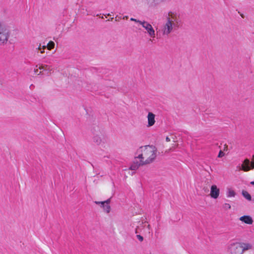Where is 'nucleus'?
<instances>
[{
	"instance_id": "obj_3",
	"label": "nucleus",
	"mask_w": 254,
	"mask_h": 254,
	"mask_svg": "<svg viewBox=\"0 0 254 254\" xmlns=\"http://www.w3.org/2000/svg\"><path fill=\"white\" fill-rule=\"evenodd\" d=\"M130 20L132 21L139 23L146 30V33L151 38H155V31L153 26L148 21L145 20H139L133 18H131Z\"/></svg>"
},
{
	"instance_id": "obj_25",
	"label": "nucleus",
	"mask_w": 254,
	"mask_h": 254,
	"mask_svg": "<svg viewBox=\"0 0 254 254\" xmlns=\"http://www.w3.org/2000/svg\"><path fill=\"white\" fill-rule=\"evenodd\" d=\"M166 141H167V142H169V141H171V139H170V138L168 136H167L166 137Z\"/></svg>"
},
{
	"instance_id": "obj_14",
	"label": "nucleus",
	"mask_w": 254,
	"mask_h": 254,
	"mask_svg": "<svg viewBox=\"0 0 254 254\" xmlns=\"http://www.w3.org/2000/svg\"><path fill=\"white\" fill-rule=\"evenodd\" d=\"M163 2L162 0H147V3L151 6H156Z\"/></svg>"
},
{
	"instance_id": "obj_2",
	"label": "nucleus",
	"mask_w": 254,
	"mask_h": 254,
	"mask_svg": "<svg viewBox=\"0 0 254 254\" xmlns=\"http://www.w3.org/2000/svg\"><path fill=\"white\" fill-rule=\"evenodd\" d=\"M166 21L162 26L161 31L163 35H169L174 29L178 28L181 24L180 14L177 11H170L165 16Z\"/></svg>"
},
{
	"instance_id": "obj_16",
	"label": "nucleus",
	"mask_w": 254,
	"mask_h": 254,
	"mask_svg": "<svg viewBox=\"0 0 254 254\" xmlns=\"http://www.w3.org/2000/svg\"><path fill=\"white\" fill-rule=\"evenodd\" d=\"M39 69L43 70L51 71L52 66L47 64H41L39 66Z\"/></svg>"
},
{
	"instance_id": "obj_1",
	"label": "nucleus",
	"mask_w": 254,
	"mask_h": 254,
	"mask_svg": "<svg viewBox=\"0 0 254 254\" xmlns=\"http://www.w3.org/2000/svg\"><path fill=\"white\" fill-rule=\"evenodd\" d=\"M157 150L155 146L145 145L140 147L135 152L136 158L144 165L152 163L156 157Z\"/></svg>"
},
{
	"instance_id": "obj_18",
	"label": "nucleus",
	"mask_w": 254,
	"mask_h": 254,
	"mask_svg": "<svg viewBox=\"0 0 254 254\" xmlns=\"http://www.w3.org/2000/svg\"><path fill=\"white\" fill-rule=\"evenodd\" d=\"M55 47V43L53 41H50L47 45L48 50H51Z\"/></svg>"
},
{
	"instance_id": "obj_21",
	"label": "nucleus",
	"mask_w": 254,
	"mask_h": 254,
	"mask_svg": "<svg viewBox=\"0 0 254 254\" xmlns=\"http://www.w3.org/2000/svg\"><path fill=\"white\" fill-rule=\"evenodd\" d=\"M38 50H40V53H44V50L42 49V48L41 47V45H40L38 48Z\"/></svg>"
},
{
	"instance_id": "obj_33",
	"label": "nucleus",
	"mask_w": 254,
	"mask_h": 254,
	"mask_svg": "<svg viewBox=\"0 0 254 254\" xmlns=\"http://www.w3.org/2000/svg\"><path fill=\"white\" fill-rule=\"evenodd\" d=\"M144 231H145V229H144L143 230V232H141V234H143V232H144Z\"/></svg>"
},
{
	"instance_id": "obj_23",
	"label": "nucleus",
	"mask_w": 254,
	"mask_h": 254,
	"mask_svg": "<svg viewBox=\"0 0 254 254\" xmlns=\"http://www.w3.org/2000/svg\"><path fill=\"white\" fill-rule=\"evenodd\" d=\"M175 148V146H172L171 148H170L169 150H166V152L169 153L171 150H173Z\"/></svg>"
},
{
	"instance_id": "obj_24",
	"label": "nucleus",
	"mask_w": 254,
	"mask_h": 254,
	"mask_svg": "<svg viewBox=\"0 0 254 254\" xmlns=\"http://www.w3.org/2000/svg\"><path fill=\"white\" fill-rule=\"evenodd\" d=\"M136 237H137V238H139V239L143 238V236H141L140 234H137Z\"/></svg>"
},
{
	"instance_id": "obj_36",
	"label": "nucleus",
	"mask_w": 254,
	"mask_h": 254,
	"mask_svg": "<svg viewBox=\"0 0 254 254\" xmlns=\"http://www.w3.org/2000/svg\"><path fill=\"white\" fill-rule=\"evenodd\" d=\"M107 15L108 16H110V15H111L110 13H108V14H107Z\"/></svg>"
},
{
	"instance_id": "obj_34",
	"label": "nucleus",
	"mask_w": 254,
	"mask_h": 254,
	"mask_svg": "<svg viewBox=\"0 0 254 254\" xmlns=\"http://www.w3.org/2000/svg\"><path fill=\"white\" fill-rule=\"evenodd\" d=\"M139 240L140 242H142V241L143 240V239H139Z\"/></svg>"
},
{
	"instance_id": "obj_7",
	"label": "nucleus",
	"mask_w": 254,
	"mask_h": 254,
	"mask_svg": "<svg viewBox=\"0 0 254 254\" xmlns=\"http://www.w3.org/2000/svg\"><path fill=\"white\" fill-rule=\"evenodd\" d=\"M93 142L98 145L105 146V144L107 142V139L102 135H96L93 138Z\"/></svg>"
},
{
	"instance_id": "obj_20",
	"label": "nucleus",
	"mask_w": 254,
	"mask_h": 254,
	"mask_svg": "<svg viewBox=\"0 0 254 254\" xmlns=\"http://www.w3.org/2000/svg\"><path fill=\"white\" fill-rule=\"evenodd\" d=\"M224 156V153L222 151L220 150L218 154V157L219 158H221Z\"/></svg>"
},
{
	"instance_id": "obj_10",
	"label": "nucleus",
	"mask_w": 254,
	"mask_h": 254,
	"mask_svg": "<svg viewBox=\"0 0 254 254\" xmlns=\"http://www.w3.org/2000/svg\"><path fill=\"white\" fill-rule=\"evenodd\" d=\"M147 127H149L154 126L155 124V115L151 112H148L147 116Z\"/></svg>"
},
{
	"instance_id": "obj_8",
	"label": "nucleus",
	"mask_w": 254,
	"mask_h": 254,
	"mask_svg": "<svg viewBox=\"0 0 254 254\" xmlns=\"http://www.w3.org/2000/svg\"><path fill=\"white\" fill-rule=\"evenodd\" d=\"M220 189L216 185H213L210 187V196L214 199L218 198L220 195Z\"/></svg>"
},
{
	"instance_id": "obj_19",
	"label": "nucleus",
	"mask_w": 254,
	"mask_h": 254,
	"mask_svg": "<svg viewBox=\"0 0 254 254\" xmlns=\"http://www.w3.org/2000/svg\"><path fill=\"white\" fill-rule=\"evenodd\" d=\"M223 208L225 210H229L231 208V205L229 203H225L223 204Z\"/></svg>"
},
{
	"instance_id": "obj_28",
	"label": "nucleus",
	"mask_w": 254,
	"mask_h": 254,
	"mask_svg": "<svg viewBox=\"0 0 254 254\" xmlns=\"http://www.w3.org/2000/svg\"><path fill=\"white\" fill-rule=\"evenodd\" d=\"M127 18H128V16H125L123 17V19H127Z\"/></svg>"
},
{
	"instance_id": "obj_35",
	"label": "nucleus",
	"mask_w": 254,
	"mask_h": 254,
	"mask_svg": "<svg viewBox=\"0 0 254 254\" xmlns=\"http://www.w3.org/2000/svg\"><path fill=\"white\" fill-rule=\"evenodd\" d=\"M135 233H136V234H137V233H138L137 229H136V232H135Z\"/></svg>"
},
{
	"instance_id": "obj_15",
	"label": "nucleus",
	"mask_w": 254,
	"mask_h": 254,
	"mask_svg": "<svg viewBox=\"0 0 254 254\" xmlns=\"http://www.w3.org/2000/svg\"><path fill=\"white\" fill-rule=\"evenodd\" d=\"M235 195H236V193L233 189H232L231 188L227 189V192H226V196L227 197L230 198V197H234L235 196Z\"/></svg>"
},
{
	"instance_id": "obj_5",
	"label": "nucleus",
	"mask_w": 254,
	"mask_h": 254,
	"mask_svg": "<svg viewBox=\"0 0 254 254\" xmlns=\"http://www.w3.org/2000/svg\"><path fill=\"white\" fill-rule=\"evenodd\" d=\"M228 251L231 254H243V250L240 243H233L228 247Z\"/></svg>"
},
{
	"instance_id": "obj_31",
	"label": "nucleus",
	"mask_w": 254,
	"mask_h": 254,
	"mask_svg": "<svg viewBox=\"0 0 254 254\" xmlns=\"http://www.w3.org/2000/svg\"><path fill=\"white\" fill-rule=\"evenodd\" d=\"M146 225L147 226V227L146 228V229H149V228H148L149 225L145 224V226H146ZM144 229H145V228H144Z\"/></svg>"
},
{
	"instance_id": "obj_22",
	"label": "nucleus",
	"mask_w": 254,
	"mask_h": 254,
	"mask_svg": "<svg viewBox=\"0 0 254 254\" xmlns=\"http://www.w3.org/2000/svg\"><path fill=\"white\" fill-rule=\"evenodd\" d=\"M34 72L36 73H37L38 74H40V73H41L42 71H40V72H39L38 71V69L36 68V69H34Z\"/></svg>"
},
{
	"instance_id": "obj_11",
	"label": "nucleus",
	"mask_w": 254,
	"mask_h": 254,
	"mask_svg": "<svg viewBox=\"0 0 254 254\" xmlns=\"http://www.w3.org/2000/svg\"><path fill=\"white\" fill-rule=\"evenodd\" d=\"M143 165H144V164L141 162L140 159L136 158V155H135L134 161L130 165L129 169L131 170L135 171L139 168V166Z\"/></svg>"
},
{
	"instance_id": "obj_26",
	"label": "nucleus",
	"mask_w": 254,
	"mask_h": 254,
	"mask_svg": "<svg viewBox=\"0 0 254 254\" xmlns=\"http://www.w3.org/2000/svg\"><path fill=\"white\" fill-rule=\"evenodd\" d=\"M121 19V17H118V18H117V16L116 17V21H119L120 20V19Z\"/></svg>"
},
{
	"instance_id": "obj_29",
	"label": "nucleus",
	"mask_w": 254,
	"mask_h": 254,
	"mask_svg": "<svg viewBox=\"0 0 254 254\" xmlns=\"http://www.w3.org/2000/svg\"><path fill=\"white\" fill-rule=\"evenodd\" d=\"M46 47H47V46H45H45H43L42 47V49L45 50V48H46Z\"/></svg>"
},
{
	"instance_id": "obj_6",
	"label": "nucleus",
	"mask_w": 254,
	"mask_h": 254,
	"mask_svg": "<svg viewBox=\"0 0 254 254\" xmlns=\"http://www.w3.org/2000/svg\"><path fill=\"white\" fill-rule=\"evenodd\" d=\"M253 156L252 158V161L250 162V160L248 159H245L241 166H238L237 168L239 169V170H242L244 172H248L251 170L252 169H254L253 167Z\"/></svg>"
},
{
	"instance_id": "obj_30",
	"label": "nucleus",
	"mask_w": 254,
	"mask_h": 254,
	"mask_svg": "<svg viewBox=\"0 0 254 254\" xmlns=\"http://www.w3.org/2000/svg\"><path fill=\"white\" fill-rule=\"evenodd\" d=\"M250 184L252 185H254V181H252L250 183Z\"/></svg>"
},
{
	"instance_id": "obj_27",
	"label": "nucleus",
	"mask_w": 254,
	"mask_h": 254,
	"mask_svg": "<svg viewBox=\"0 0 254 254\" xmlns=\"http://www.w3.org/2000/svg\"><path fill=\"white\" fill-rule=\"evenodd\" d=\"M162 0V2H166V1H170L171 0Z\"/></svg>"
},
{
	"instance_id": "obj_17",
	"label": "nucleus",
	"mask_w": 254,
	"mask_h": 254,
	"mask_svg": "<svg viewBox=\"0 0 254 254\" xmlns=\"http://www.w3.org/2000/svg\"><path fill=\"white\" fill-rule=\"evenodd\" d=\"M242 195L247 200H251V199H252L251 196L250 194L248 191L243 190L242 191Z\"/></svg>"
},
{
	"instance_id": "obj_12",
	"label": "nucleus",
	"mask_w": 254,
	"mask_h": 254,
	"mask_svg": "<svg viewBox=\"0 0 254 254\" xmlns=\"http://www.w3.org/2000/svg\"><path fill=\"white\" fill-rule=\"evenodd\" d=\"M239 220L245 224L251 225L253 223V220L249 215H244L240 217Z\"/></svg>"
},
{
	"instance_id": "obj_9",
	"label": "nucleus",
	"mask_w": 254,
	"mask_h": 254,
	"mask_svg": "<svg viewBox=\"0 0 254 254\" xmlns=\"http://www.w3.org/2000/svg\"><path fill=\"white\" fill-rule=\"evenodd\" d=\"M95 202L96 204L100 205L103 208L104 211L106 213H109L110 212L111 207L109 205L110 202V199L104 201H95Z\"/></svg>"
},
{
	"instance_id": "obj_4",
	"label": "nucleus",
	"mask_w": 254,
	"mask_h": 254,
	"mask_svg": "<svg viewBox=\"0 0 254 254\" xmlns=\"http://www.w3.org/2000/svg\"><path fill=\"white\" fill-rule=\"evenodd\" d=\"M10 31L5 25L0 23V44L7 43L10 37Z\"/></svg>"
},
{
	"instance_id": "obj_13",
	"label": "nucleus",
	"mask_w": 254,
	"mask_h": 254,
	"mask_svg": "<svg viewBox=\"0 0 254 254\" xmlns=\"http://www.w3.org/2000/svg\"><path fill=\"white\" fill-rule=\"evenodd\" d=\"M242 249L243 250V253L246 251L249 250H251L253 249L254 246L252 244L249 243H240Z\"/></svg>"
},
{
	"instance_id": "obj_32",
	"label": "nucleus",
	"mask_w": 254,
	"mask_h": 254,
	"mask_svg": "<svg viewBox=\"0 0 254 254\" xmlns=\"http://www.w3.org/2000/svg\"><path fill=\"white\" fill-rule=\"evenodd\" d=\"M113 19V18L112 17V18H110V19H109L108 20H111V21H112Z\"/></svg>"
}]
</instances>
